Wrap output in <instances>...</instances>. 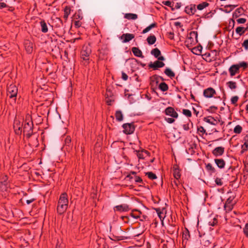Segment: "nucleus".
<instances>
[{
	"label": "nucleus",
	"instance_id": "nucleus-27",
	"mask_svg": "<svg viewBox=\"0 0 248 248\" xmlns=\"http://www.w3.org/2000/svg\"><path fill=\"white\" fill-rule=\"evenodd\" d=\"M157 26V24L155 22H154L152 24H151V25H150L149 26H148V27H147L145 29H144L142 31V33L143 34H145L147 32H148L149 31H150L152 29L155 28V27H156Z\"/></svg>",
	"mask_w": 248,
	"mask_h": 248
},
{
	"label": "nucleus",
	"instance_id": "nucleus-41",
	"mask_svg": "<svg viewBox=\"0 0 248 248\" xmlns=\"http://www.w3.org/2000/svg\"><path fill=\"white\" fill-rule=\"evenodd\" d=\"M183 114L187 117H190L192 115L191 112L189 109H183L182 111Z\"/></svg>",
	"mask_w": 248,
	"mask_h": 248
},
{
	"label": "nucleus",
	"instance_id": "nucleus-58",
	"mask_svg": "<svg viewBox=\"0 0 248 248\" xmlns=\"http://www.w3.org/2000/svg\"><path fill=\"white\" fill-rule=\"evenodd\" d=\"M105 95H106V97H110L112 96V94L110 91L107 90Z\"/></svg>",
	"mask_w": 248,
	"mask_h": 248
},
{
	"label": "nucleus",
	"instance_id": "nucleus-16",
	"mask_svg": "<svg viewBox=\"0 0 248 248\" xmlns=\"http://www.w3.org/2000/svg\"><path fill=\"white\" fill-rule=\"evenodd\" d=\"M225 149L222 146L215 148L212 151L213 155L216 156L222 155L224 153Z\"/></svg>",
	"mask_w": 248,
	"mask_h": 248
},
{
	"label": "nucleus",
	"instance_id": "nucleus-52",
	"mask_svg": "<svg viewBox=\"0 0 248 248\" xmlns=\"http://www.w3.org/2000/svg\"><path fill=\"white\" fill-rule=\"evenodd\" d=\"M237 22L239 24H244L246 22V19L245 18H240L237 19Z\"/></svg>",
	"mask_w": 248,
	"mask_h": 248
},
{
	"label": "nucleus",
	"instance_id": "nucleus-6",
	"mask_svg": "<svg viewBox=\"0 0 248 248\" xmlns=\"http://www.w3.org/2000/svg\"><path fill=\"white\" fill-rule=\"evenodd\" d=\"M23 121L21 122L17 119H15L14 122V128L17 135H20L23 131Z\"/></svg>",
	"mask_w": 248,
	"mask_h": 248
},
{
	"label": "nucleus",
	"instance_id": "nucleus-17",
	"mask_svg": "<svg viewBox=\"0 0 248 248\" xmlns=\"http://www.w3.org/2000/svg\"><path fill=\"white\" fill-rule=\"evenodd\" d=\"M185 12L186 14L189 15H194L196 12L195 5L191 4L189 6H186L185 8Z\"/></svg>",
	"mask_w": 248,
	"mask_h": 248
},
{
	"label": "nucleus",
	"instance_id": "nucleus-13",
	"mask_svg": "<svg viewBox=\"0 0 248 248\" xmlns=\"http://www.w3.org/2000/svg\"><path fill=\"white\" fill-rule=\"evenodd\" d=\"M134 152L136 153L138 157L140 159H143L146 156L150 155V153L143 149L140 151L135 150Z\"/></svg>",
	"mask_w": 248,
	"mask_h": 248
},
{
	"label": "nucleus",
	"instance_id": "nucleus-42",
	"mask_svg": "<svg viewBox=\"0 0 248 248\" xmlns=\"http://www.w3.org/2000/svg\"><path fill=\"white\" fill-rule=\"evenodd\" d=\"M239 97L238 96H233L231 99V103L234 106H237V102L238 100Z\"/></svg>",
	"mask_w": 248,
	"mask_h": 248
},
{
	"label": "nucleus",
	"instance_id": "nucleus-26",
	"mask_svg": "<svg viewBox=\"0 0 248 248\" xmlns=\"http://www.w3.org/2000/svg\"><path fill=\"white\" fill-rule=\"evenodd\" d=\"M227 86L230 89L233 90L236 89L237 88V84L235 82L233 81H230L227 82Z\"/></svg>",
	"mask_w": 248,
	"mask_h": 248
},
{
	"label": "nucleus",
	"instance_id": "nucleus-30",
	"mask_svg": "<svg viewBox=\"0 0 248 248\" xmlns=\"http://www.w3.org/2000/svg\"><path fill=\"white\" fill-rule=\"evenodd\" d=\"M71 13V8L69 6H66L64 9L63 18L66 20Z\"/></svg>",
	"mask_w": 248,
	"mask_h": 248
},
{
	"label": "nucleus",
	"instance_id": "nucleus-32",
	"mask_svg": "<svg viewBox=\"0 0 248 248\" xmlns=\"http://www.w3.org/2000/svg\"><path fill=\"white\" fill-rule=\"evenodd\" d=\"M159 89L162 92H165L168 90V85L165 82H161L159 85Z\"/></svg>",
	"mask_w": 248,
	"mask_h": 248
},
{
	"label": "nucleus",
	"instance_id": "nucleus-19",
	"mask_svg": "<svg viewBox=\"0 0 248 248\" xmlns=\"http://www.w3.org/2000/svg\"><path fill=\"white\" fill-rule=\"evenodd\" d=\"M203 121L206 123L214 125H217L218 123V120L215 119L214 118L210 116L204 117Z\"/></svg>",
	"mask_w": 248,
	"mask_h": 248
},
{
	"label": "nucleus",
	"instance_id": "nucleus-15",
	"mask_svg": "<svg viewBox=\"0 0 248 248\" xmlns=\"http://www.w3.org/2000/svg\"><path fill=\"white\" fill-rule=\"evenodd\" d=\"M229 72L230 73V76L231 77H233L236 74H238L239 73V69L238 65L236 64L232 65L229 68Z\"/></svg>",
	"mask_w": 248,
	"mask_h": 248
},
{
	"label": "nucleus",
	"instance_id": "nucleus-49",
	"mask_svg": "<svg viewBox=\"0 0 248 248\" xmlns=\"http://www.w3.org/2000/svg\"><path fill=\"white\" fill-rule=\"evenodd\" d=\"M133 179H134L136 183H141L142 181V179L140 176L137 175H135Z\"/></svg>",
	"mask_w": 248,
	"mask_h": 248
},
{
	"label": "nucleus",
	"instance_id": "nucleus-34",
	"mask_svg": "<svg viewBox=\"0 0 248 248\" xmlns=\"http://www.w3.org/2000/svg\"><path fill=\"white\" fill-rule=\"evenodd\" d=\"M152 55L154 56L155 58H157L161 54V52L157 48H155L152 49L151 51Z\"/></svg>",
	"mask_w": 248,
	"mask_h": 248
},
{
	"label": "nucleus",
	"instance_id": "nucleus-3",
	"mask_svg": "<svg viewBox=\"0 0 248 248\" xmlns=\"http://www.w3.org/2000/svg\"><path fill=\"white\" fill-rule=\"evenodd\" d=\"M91 53V46L89 44H85L83 46L80 51V58L83 61L84 65H87L89 63Z\"/></svg>",
	"mask_w": 248,
	"mask_h": 248
},
{
	"label": "nucleus",
	"instance_id": "nucleus-9",
	"mask_svg": "<svg viewBox=\"0 0 248 248\" xmlns=\"http://www.w3.org/2000/svg\"><path fill=\"white\" fill-rule=\"evenodd\" d=\"M113 210L114 212H124L129 211L130 208L128 204L124 203L114 206Z\"/></svg>",
	"mask_w": 248,
	"mask_h": 248
},
{
	"label": "nucleus",
	"instance_id": "nucleus-60",
	"mask_svg": "<svg viewBox=\"0 0 248 248\" xmlns=\"http://www.w3.org/2000/svg\"><path fill=\"white\" fill-rule=\"evenodd\" d=\"M235 7V6H233L232 5H226L225 6V8H230V9L229 10V11H226V12H228V13H229L230 12L234 7Z\"/></svg>",
	"mask_w": 248,
	"mask_h": 248
},
{
	"label": "nucleus",
	"instance_id": "nucleus-20",
	"mask_svg": "<svg viewBox=\"0 0 248 248\" xmlns=\"http://www.w3.org/2000/svg\"><path fill=\"white\" fill-rule=\"evenodd\" d=\"M65 144L64 146L66 149L69 151L72 149V146L71 144V138L70 136H67L65 139Z\"/></svg>",
	"mask_w": 248,
	"mask_h": 248
},
{
	"label": "nucleus",
	"instance_id": "nucleus-28",
	"mask_svg": "<svg viewBox=\"0 0 248 248\" xmlns=\"http://www.w3.org/2000/svg\"><path fill=\"white\" fill-rule=\"evenodd\" d=\"M124 17L127 19L135 20L138 18L137 15L132 13L125 14Z\"/></svg>",
	"mask_w": 248,
	"mask_h": 248
},
{
	"label": "nucleus",
	"instance_id": "nucleus-8",
	"mask_svg": "<svg viewBox=\"0 0 248 248\" xmlns=\"http://www.w3.org/2000/svg\"><path fill=\"white\" fill-rule=\"evenodd\" d=\"M216 94V91L214 88L212 87L207 88L203 90V95L205 98H216L215 95Z\"/></svg>",
	"mask_w": 248,
	"mask_h": 248
},
{
	"label": "nucleus",
	"instance_id": "nucleus-48",
	"mask_svg": "<svg viewBox=\"0 0 248 248\" xmlns=\"http://www.w3.org/2000/svg\"><path fill=\"white\" fill-rule=\"evenodd\" d=\"M242 46L244 47L246 50H248V39L245 40L242 43Z\"/></svg>",
	"mask_w": 248,
	"mask_h": 248
},
{
	"label": "nucleus",
	"instance_id": "nucleus-11",
	"mask_svg": "<svg viewBox=\"0 0 248 248\" xmlns=\"http://www.w3.org/2000/svg\"><path fill=\"white\" fill-rule=\"evenodd\" d=\"M164 113L166 115L170 116L175 119H177L178 117V114L174 110V108L171 107H167L165 109Z\"/></svg>",
	"mask_w": 248,
	"mask_h": 248
},
{
	"label": "nucleus",
	"instance_id": "nucleus-2",
	"mask_svg": "<svg viewBox=\"0 0 248 248\" xmlns=\"http://www.w3.org/2000/svg\"><path fill=\"white\" fill-rule=\"evenodd\" d=\"M68 203V200L67 194L66 193L62 194L59 198L57 208V212L59 214L61 215L66 211Z\"/></svg>",
	"mask_w": 248,
	"mask_h": 248
},
{
	"label": "nucleus",
	"instance_id": "nucleus-47",
	"mask_svg": "<svg viewBox=\"0 0 248 248\" xmlns=\"http://www.w3.org/2000/svg\"><path fill=\"white\" fill-rule=\"evenodd\" d=\"M137 172L134 171H131L126 176V178H129L130 180H132L134 177L131 176V175H134V176L136 175Z\"/></svg>",
	"mask_w": 248,
	"mask_h": 248
},
{
	"label": "nucleus",
	"instance_id": "nucleus-22",
	"mask_svg": "<svg viewBox=\"0 0 248 248\" xmlns=\"http://www.w3.org/2000/svg\"><path fill=\"white\" fill-rule=\"evenodd\" d=\"M215 162L216 164V165L217 166V167L218 168H219L220 169H223L225 167V162L222 158L215 159Z\"/></svg>",
	"mask_w": 248,
	"mask_h": 248
},
{
	"label": "nucleus",
	"instance_id": "nucleus-4",
	"mask_svg": "<svg viewBox=\"0 0 248 248\" xmlns=\"http://www.w3.org/2000/svg\"><path fill=\"white\" fill-rule=\"evenodd\" d=\"M18 92L17 88L16 85L11 84L8 87L7 89V95L10 99H12L13 102H15L16 100V97Z\"/></svg>",
	"mask_w": 248,
	"mask_h": 248
},
{
	"label": "nucleus",
	"instance_id": "nucleus-21",
	"mask_svg": "<svg viewBox=\"0 0 248 248\" xmlns=\"http://www.w3.org/2000/svg\"><path fill=\"white\" fill-rule=\"evenodd\" d=\"M132 51L135 56L140 58H143L142 51L138 47H133L132 48Z\"/></svg>",
	"mask_w": 248,
	"mask_h": 248
},
{
	"label": "nucleus",
	"instance_id": "nucleus-54",
	"mask_svg": "<svg viewBox=\"0 0 248 248\" xmlns=\"http://www.w3.org/2000/svg\"><path fill=\"white\" fill-rule=\"evenodd\" d=\"M243 141L244 142V144H245V145H248V135H246L244 137Z\"/></svg>",
	"mask_w": 248,
	"mask_h": 248
},
{
	"label": "nucleus",
	"instance_id": "nucleus-18",
	"mask_svg": "<svg viewBox=\"0 0 248 248\" xmlns=\"http://www.w3.org/2000/svg\"><path fill=\"white\" fill-rule=\"evenodd\" d=\"M32 43L29 40H27L24 42V46L26 51L28 53H31L33 50Z\"/></svg>",
	"mask_w": 248,
	"mask_h": 248
},
{
	"label": "nucleus",
	"instance_id": "nucleus-12",
	"mask_svg": "<svg viewBox=\"0 0 248 248\" xmlns=\"http://www.w3.org/2000/svg\"><path fill=\"white\" fill-rule=\"evenodd\" d=\"M165 63L159 61H156L154 62H151L149 64V67L153 68L154 70H157L159 68H161L164 66Z\"/></svg>",
	"mask_w": 248,
	"mask_h": 248
},
{
	"label": "nucleus",
	"instance_id": "nucleus-24",
	"mask_svg": "<svg viewBox=\"0 0 248 248\" xmlns=\"http://www.w3.org/2000/svg\"><path fill=\"white\" fill-rule=\"evenodd\" d=\"M173 174L174 177L178 181L179 178H180L181 174L180 173V170L179 169L177 168V167H174L173 169Z\"/></svg>",
	"mask_w": 248,
	"mask_h": 248
},
{
	"label": "nucleus",
	"instance_id": "nucleus-5",
	"mask_svg": "<svg viewBox=\"0 0 248 248\" xmlns=\"http://www.w3.org/2000/svg\"><path fill=\"white\" fill-rule=\"evenodd\" d=\"M10 187V184L6 175L2 176L0 179V189L2 191H7Z\"/></svg>",
	"mask_w": 248,
	"mask_h": 248
},
{
	"label": "nucleus",
	"instance_id": "nucleus-57",
	"mask_svg": "<svg viewBox=\"0 0 248 248\" xmlns=\"http://www.w3.org/2000/svg\"><path fill=\"white\" fill-rule=\"evenodd\" d=\"M156 212L157 213V214H158V216L159 217L160 219L164 218L165 217L163 216V213H161V212L159 211V209H157L156 210Z\"/></svg>",
	"mask_w": 248,
	"mask_h": 248
},
{
	"label": "nucleus",
	"instance_id": "nucleus-53",
	"mask_svg": "<svg viewBox=\"0 0 248 248\" xmlns=\"http://www.w3.org/2000/svg\"><path fill=\"white\" fill-rule=\"evenodd\" d=\"M241 148H242V151L241 152L242 154H243L245 152H246V151L248 150V145H245V144H243V145H242Z\"/></svg>",
	"mask_w": 248,
	"mask_h": 248
},
{
	"label": "nucleus",
	"instance_id": "nucleus-59",
	"mask_svg": "<svg viewBox=\"0 0 248 248\" xmlns=\"http://www.w3.org/2000/svg\"><path fill=\"white\" fill-rule=\"evenodd\" d=\"M163 4L167 6H169V7H171V3L172 2L170 1H164L163 2Z\"/></svg>",
	"mask_w": 248,
	"mask_h": 248
},
{
	"label": "nucleus",
	"instance_id": "nucleus-31",
	"mask_svg": "<svg viewBox=\"0 0 248 248\" xmlns=\"http://www.w3.org/2000/svg\"><path fill=\"white\" fill-rule=\"evenodd\" d=\"M141 214V213L140 211L135 210L134 211H132V213H131V216L134 218L137 219L140 217Z\"/></svg>",
	"mask_w": 248,
	"mask_h": 248
},
{
	"label": "nucleus",
	"instance_id": "nucleus-64",
	"mask_svg": "<svg viewBox=\"0 0 248 248\" xmlns=\"http://www.w3.org/2000/svg\"><path fill=\"white\" fill-rule=\"evenodd\" d=\"M35 199H31L30 200H27L26 201V203L28 204H30V203H31V202H32L33 201H34Z\"/></svg>",
	"mask_w": 248,
	"mask_h": 248
},
{
	"label": "nucleus",
	"instance_id": "nucleus-39",
	"mask_svg": "<svg viewBox=\"0 0 248 248\" xmlns=\"http://www.w3.org/2000/svg\"><path fill=\"white\" fill-rule=\"evenodd\" d=\"M236 65L238 66L239 69L240 68H243L245 70L248 67V63L245 62H240L239 63L236 64Z\"/></svg>",
	"mask_w": 248,
	"mask_h": 248
},
{
	"label": "nucleus",
	"instance_id": "nucleus-25",
	"mask_svg": "<svg viewBox=\"0 0 248 248\" xmlns=\"http://www.w3.org/2000/svg\"><path fill=\"white\" fill-rule=\"evenodd\" d=\"M116 119L118 122L122 121L123 120V114L120 110H117L115 112Z\"/></svg>",
	"mask_w": 248,
	"mask_h": 248
},
{
	"label": "nucleus",
	"instance_id": "nucleus-29",
	"mask_svg": "<svg viewBox=\"0 0 248 248\" xmlns=\"http://www.w3.org/2000/svg\"><path fill=\"white\" fill-rule=\"evenodd\" d=\"M164 73L170 78H172L175 76L174 73L169 68H167L165 70Z\"/></svg>",
	"mask_w": 248,
	"mask_h": 248
},
{
	"label": "nucleus",
	"instance_id": "nucleus-56",
	"mask_svg": "<svg viewBox=\"0 0 248 248\" xmlns=\"http://www.w3.org/2000/svg\"><path fill=\"white\" fill-rule=\"evenodd\" d=\"M128 76L126 75V74H125V73L124 72H122V78H123V80H127V79H128Z\"/></svg>",
	"mask_w": 248,
	"mask_h": 248
},
{
	"label": "nucleus",
	"instance_id": "nucleus-50",
	"mask_svg": "<svg viewBox=\"0 0 248 248\" xmlns=\"http://www.w3.org/2000/svg\"><path fill=\"white\" fill-rule=\"evenodd\" d=\"M165 121L169 124H172L175 122L174 118H166Z\"/></svg>",
	"mask_w": 248,
	"mask_h": 248
},
{
	"label": "nucleus",
	"instance_id": "nucleus-51",
	"mask_svg": "<svg viewBox=\"0 0 248 248\" xmlns=\"http://www.w3.org/2000/svg\"><path fill=\"white\" fill-rule=\"evenodd\" d=\"M217 109V107L212 106L209 107L207 110L209 112L215 111Z\"/></svg>",
	"mask_w": 248,
	"mask_h": 248
},
{
	"label": "nucleus",
	"instance_id": "nucleus-40",
	"mask_svg": "<svg viewBox=\"0 0 248 248\" xmlns=\"http://www.w3.org/2000/svg\"><path fill=\"white\" fill-rule=\"evenodd\" d=\"M146 175L151 180H154L157 178L156 175L152 172H147L146 173Z\"/></svg>",
	"mask_w": 248,
	"mask_h": 248
},
{
	"label": "nucleus",
	"instance_id": "nucleus-35",
	"mask_svg": "<svg viewBox=\"0 0 248 248\" xmlns=\"http://www.w3.org/2000/svg\"><path fill=\"white\" fill-rule=\"evenodd\" d=\"M197 36H198L197 32L195 31H192L189 34V35L188 36V39L190 40L191 41H193V38L194 37L197 38Z\"/></svg>",
	"mask_w": 248,
	"mask_h": 248
},
{
	"label": "nucleus",
	"instance_id": "nucleus-37",
	"mask_svg": "<svg viewBox=\"0 0 248 248\" xmlns=\"http://www.w3.org/2000/svg\"><path fill=\"white\" fill-rule=\"evenodd\" d=\"M209 5V3L206 2H203L197 5V9L199 10H202Z\"/></svg>",
	"mask_w": 248,
	"mask_h": 248
},
{
	"label": "nucleus",
	"instance_id": "nucleus-33",
	"mask_svg": "<svg viewBox=\"0 0 248 248\" xmlns=\"http://www.w3.org/2000/svg\"><path fill=\"white\" fill-rule=\"evenodd\" d=\"M147 41L149 45H153L156 41V37L155 35H150L147 38Z\"/></svg>",
	"mask_w": 248,
	"mask_h": 248
},
{
	"label": "nucleus",
	"instance_id": "nucleus-7",
	"mask_svg": "<svg viewBox=\"0 0 248 248\" xmlns=\"http://www.w3.org/2000/svg\"><path fill=\"white\" fill-rule=\"evenodd\" d=\"M122 127L124 133L126 134H131L135 131V126L133 123L124 124Z\"/></svg>",
	"mask_w": 248,
	"mask_h": 248
},
{
	"label": "nucleus",
	"instance_id": "nucleus-10",
	"mask_svg": "<svg viewBox=\"0 0 248 248\" xmlns=\"http://www.w3.org/2000/svg\"><path fill=\"white\" fill-rule=\"evenodd\" d=\"M124 233V232L121 229V227H118L116 230L114 231L113 235L118 240L127 239V236L123 235Z\"/></svg>",
	"mask_w": 248,
	"mask_h": 248
},
{
	"label": "nucleus",
	"instance_id": "nucleus-38",
	"mask_svg": "<svg viewBox=\"0 0 248 248\" xmlns=\"http://www.w3.org/2000/svg\"><path fill=\"white\" fill-rule=\"evenodd\" d=\"M245 31L246 30L243 27H238L235 30L236 32L240 36L242 35L245 32Z\"/></svg>",
	"mask_w": 248,
	"mask_h": 248
},
{
	"label": "nucleus",
	"instance_id": "nucleus-1",
	"mask_svg": "<svg viewBox=\"0 0 248 248\" xmlns=\"http://www.w3.org/2000/svg\"><path fill=\"white\" fill-rule=\"evenodd\" d=\"M33 124L30 114H27L23 120V132L28 138H30L33 134Z\"/></svg>",
	"mask_w": 248,
	"mask_h": 248
},
{
	"label": "nucleus",
	"instance_id": "nucleus-45",
	"mask_svg": "<svg viewBox=\"0 0 248 248\" xmlns=\"http://www.w3.org/2000/svg\"><path fill=\"white\" fill-rule=\"evenodd\" d=\"M243 232L245 236L247 237H248V223L245 224V226L243 228Z\"/></svg>",
	"mask_w": 248,
	"mask_h": 248
},
{
	"label": "nucleus",
	"instance_id": "nucleus-61",
	"mask_svg": "<svg viewBox=\"0 0 248 248\" xmlns=\"http://www.w3.org/2000/svg\"><path fill=\"white\" fill-rule=\"evenodd\" d=\"M198 130L199 132L202 133H204L205 132V130L202 126H200V127H199L198 128Z\"/></svg>",
	"mask_w": 248,
	"mask_h": 248
},
{
	"label": "nucleus",
	"instance_id": "nucleus-62",
	"mask_svg": "<svg viewBox=\"0 0 248 248\" xmlns=\"http://www.w3.org/2000/svg\"><path fill=\"white\" fill-rule=\"evenodd\" d=\"M183 127L185 130L187 131L189 129V124H185L183 125Z\"/></svg>",
	"mask_w": 248,
	"mask_h": 248
},
{
	"label": "nucleus",
	"instance_id": "nucleus-44",
	"mask_svg": "<svg viewBox=\"0 0 248 248\" xmlns=\"http://www.w3.org/2000/svg\"><path fill=\"white\" fill-rule=\"evenodd\" d=\"M114 99L113 96L110 97H106V102L108 105H111Z\"/></svg>",
	"mask_w": 248,
	"mask_h": 248
},
{
	"label": "nucleus",
	"instance_id": "nucleus-36",
	"mask_svg": "<svg viewBox=\"0 0 248 248\" xmlns=\"http://www.w3.org/2000/svg\"><path fill=\"white\" fill-rule=\"evenodd\" d=\"M243 130L242 127L240 125H237L233 129V132L235 134H240Z\"/></svg>",
	"mask_w": 248,
	"mask_h": 248
},
{
	"label": "nucleus",
	"instance_id": "nucleus-14",
	"mask_svg": "<svg viewBox=\"0 0 248 248\" xmlns=\"http://www.w3.org/2000/svg\"><path fill=\"white\" fill-rule=\"evenodd\" d=\"M134 37L135 36L133 34L124 33L120 37V39L122 40L123 43H126L133 39Z\"/></svg>",
	"mask_w": 248,
	"mask_h": 248
},
{
	"label": "nucleus",
	"instance_id": "nucleus-43",
	"mask_svg": "<svg viewBox=\"0 0 248 248\" xmlns=\"http://www.w3.org/2000/svg\"><path fill=\"white\" fill-rule=\"evenodd\" d=\"M206 168L208 170H209L213 173L215 172L216 171L215 169L212 166V164H211L210 163H208L206 165Z\"/></svg>",
	"mask_w": 248,
	"mask_h": 248
},
{
	"label": "nucleus",
	"instance_id": "nucleus-63",
	"mask_svg": "<svg viewBox=\"0 0 248 248\" xmlns=\"http://www.w3.org/2000/svg\"><path fill=\"white\" fill-rule=\"evenodd\" d=\"M224 208L226 209V210H228L229 211H231L232 208V205H228V206H227L226 204L224 206Z\"/></svg>",
	"mask_w": 248,
	"mask_h": 248
},
{
	"label": "nucleus",
	"instance_id": "nucleus-23",
	"mask_svg": "<svg viewBox=\"0 0 248 248\" xmlns=\"http://www.w3.org/2000/svg\"><path fill=\"white\" fill-rule=\"evenodd\" d=\"M41 26V30L43 33H46L48 31V28L46 22L45 20H43L40 22Z\"/></svg>",
	"mask_w": 248,
	"mask_h": 248
},
{
	"label": "nucleus",
	"instance_id": "nucleus-55",
	"mask_svg": "<svg viewBox=\"0 0 248 248\" xmlns=\"http://www.w3.org/2000/svg\"><path fill=\"white\" fill-rule=\"evenodd\" d=\"M2 0H0V9H2L8 7V5L4 2H1Z\"/></svg>",
	"mask_w": 248,
	"mask_h": 248
},
{
	"label": "nucleus",
	"instance_id": "nucleus-46",
	"mask_svg": "<svg viewBox=\"0 0 248 248\" xmlns=\"http://www.w3.org/2000/svg\"><path fill=\"white\" fill-rule=\"evenodd\" d=\"M215 183L217 186H221L223 185L222 179L219 178H217L215 179Z\"/></svg>",
	"mask_w": 248,
	"mask_h": 248
}]
</instances>
